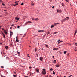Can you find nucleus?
<instances>
[{"label": "nucleus", "mask_w": 77, "mask_h": 77, "mask_svg": "<svg viewBox=\"0 0 77 77\" xmlns=\"http://www.w3.org/2000/svg\"><path fill=\"white\" fill-rule=\"evenodd\" d=\"M42 70L43 71H42V74H43V75H45V74H46V71H45V69H43Z\"/></svg>", "instance_id": "nucleus-1"}, {"label": "nucleus", "mask_w": 77, "mask_h": 77, "mask_svg": "<svg viewBox=\"0 0 77 77\" xmlns=\"http://www.w3.org/2000/svg\"><path fill=\"white\" fill-rule=\"evenodd\" d=\"M39 59L40 60H41V62H42V61H43L42 60V59H43V57H41L40 58H39Z\"/></svg>", "instance_id": "nucleus-2"}, {"label": "nucleus", "mask_w": 77, "mask_h": 77, "mask_svg": "<svg viewBox=\"0 0 77 77\" xmlns=\"http://www.w3.org/2000/svg\"><path fill=\"white\" fill-rule=\"evenodd\" d=\"M13 35V32L12 31H10V37H11V36Z\"/></svg>", "instance_id": "nucleus-3"}, {"label": "nucleus", "mask_w": 77, "mask_h": 77, "mask_svg": "<svg viewBox=\"0 0 77 77\" xmlns=\"http://www.w3.org/2000/svg\"><path fill=\"white\" fill-rule=\"evenodd\" d=\"M64 19H65L66 21L67 20H69V17H66V18H65Z\"/></svg>", "instance_id": "nucleus-4"}, {"label": "nucleus", "mask_w": 77, "mask_h": 77, "mask_svg": "<svg viewBox=\"0 0 77 77\" xmlns=\"http://www.w3.org/2000/svg\"><path fill=\"white\" fill-rule=\"evenodd\" d=\"M66 20H65V19H63L62 20H61V22H62V23H63V22H65V21Z\"/></svg>", "instance_id": "nucleus-5"}, {"label": "nucleus", "mask_w": 77, "mask_h": 77, "mask_svg": "<svg viewBox=\"0 0 77 77\" xmlns=\"http://www.w3.org/2000/svg\"><path fill=\"white\" fill-rule=\"evenodd\" d=\"M57 24H59V23H54V26H57Z\"/></svg>", "instance_id": "nucleus-6"}, {"label": "nucleus", "mask_w": 77, "mask_h": 77, "mask_svg": "<svg viewBox=\"0 0 77 77\" xmlns=\"http://www.w3.org/2000/svg\"><path fill=\"white\" fill-rule=\"evenodd\" d=\"M16 38V42H19V40H18V39L17 38V36Z\"/></svg>", "instance_id": "nucleus-7"}, {"label": "nucleus", "mask_w": 77, "mask_h": 77, "mask_svg": "<svg viewBox=\"0 0 77 77\" xmlns=\"http://www.w3.org/2000/svg\"><path fill=\"white\" fill-rule=\"evenodd\" d=\"M4 33L5 34H6V35H7V34H8V32H7V31H6V30H4Z\"/></svg>", "instance_id": "nucleus-8"}, {"label": "nucleus", "mask_w": 77, "mask_h": 77, "mask_svg": "<svg viewBox=\"0 0 77 77\" xmlns=\"http://www.w3.org/2000/svg\"><path fill=\"white\" fill-rule=\"evenodd\" d=\"M8 47H8V46H5V48H6V50L8 49Z\"/></svg>", "instance_id": "nucleus-9"}, {"label": "nucleus", "mask_w": 77, "mask_h": 77, "mask_svg": "<svg viewBox=\"0 0 77 77\" xmlns=\"http://www.w3.org/2000/svg\"><path fill=\"white\" fill-rule=\"evenodd\" d=\"M77 30H75V32L74 34V35H76V34H77Z\"/></svg>", "instance_id": "nucleus-10"}, {"label": "nucleus", "mask_w": 77, "mask_h": 77, "mask_svg": "<svg viewBox=\"0 0 77 77\" xmlns=\"http://www.w3.org/2000/svg\"><path fill=\"white\" fill-rule=\"evenodd\" d=\"M38 20L39 19H38V18H37L35 19L34 20H35V21H38Z\"/></svg>", "instance_id": "nucleus-11"}, {"label": "nucleus", "mask_w": 77, "mask_h": 77, "mask_svg": "<svg viewBox=\"0 0 77 77\" xmlns=\"http://www.w3.org/2000/svg\"><path fill=\"white\" fill-rule=\"evenodd\" d=\"M2 33L3 35V36L4 37V38H5V35H4V34H3V32H2Z\"/></svg>", "instance_id": "nucleus-12"}, {"label": "nucleus", "mask_w": 77, "mask_h": 77, "mask_svg": "<svg viewBox=\"0 0 77 77\" xmlns=\"http://www.w3.org/2000/svg\"><path fill=\"white\" fill-rule=\"evenodd\" d=\"M36 71L37 73L39 72V69H36Z\"/></svg>", "instance_id": "nucleus-13"}, {"label": "nucleus", "mask_w": 77, "mask_h": 77, "mask_svg": "<svg viewBox=\"0 0 77 77\" xmlns=\"http://www.w3.org/2000/svg\"><path fill=\"white\" fill-rule=\"evenodd\" d=\"M26 23H32V22L30 21H28L26 22Z\"/></svg>", "instance_id": "nucleus-14"}, {"label": "nucleus", "mask_w": 77, "mask_h": 77, "mask_svg": "<svg viewBox=\"0 0 77 77\" xmlns=\"http://www.w3.org/2000/svg\"><path fill=\"white\" fill-rule=\"evenodd\" d=\"M55 66L56 67H57V68H59V65H56Z\"/></svg>", "instance_id": "nucleus-15"}, {"label": "nucleus", "mask_w": 77, "mask_h": 77, "mask_svg": "<svg viewBox=\"0 0 77 77\" xmlns=\"http://www.w3.org/2000/svg\"><path fill=\"white\" fill-rule=\"evenodd\" d=\"M13 76L14 77H17V75H13Z\"/></svg>", "instance_id": "nucleus-16"}, {"label": "nucleus", "mask_w": 77, "mask_h": 77, "mask_svg": "<svg viewBox=\"0 0 77 77\" xmlns=\"http://www.w3.org/2000/svg\"><path fill=\"white\" fill-rule=\"evenodd\" d=\"M58 50V48H55L53 49V50Z\"/></svg>", "instance_id": "nucleus-17"}, {"label": "nucleus", "mask_w": 77, "mask_h": 77, "mask_svg": "<svg viewBox=\"0 0 77 77\" xmlns=\"http://www.w3.org/2000/svg\"><path fill=\"white\" fill-rule=\"evenodd\" d=\"M17 53L19 55H20V52H18V51H17Z\"/></svg>", "instance_id": "nucleus-18"}, {"label": "nucleus", "mask_w": 77, "mask_h": 77, "mask_svg": "<svg viewBox=\"0 0 77 77\" xmlns=\"http://www.w3.org/2000/svg\"><path fill=\"white\" fill-rule=\"evenodd\" d=\"M10 47H13V45H12V44H10Z\"/></svg>", "instance_id": "nucleus-19"}, {"label": "nucleus", "mask_w": 77, "mask_h": 77, "mask_svg": "<svg viewBox=\"0 0 77 77\" xmlns=\"http://www.w3.org/2000/svg\"><path fill=\"white\" fill-rule=\"evenodd\" d=\"M18 2H19V1H16L15 2V3H18Z\"/></svg>", "instance_id": "nucleus-20"}, {"label": "nucleus", "mask_w": 77, "mask_h": 77, "mask_svg": "<svg viewBox=\"0 0 77 77\" xmlns=\"http://www.w3.org/2000/svg\"><path fill=\"white\" fill-rule=\"evenodd\" d=\"M34 50L35 52H36V51H37V49H36V48L34 49Z\"/></svg>", "instance_id": "nucleus-21"}, {"label": "nucleus", "mask_w": 77, "mask_h": 77, "mask_svg": "<svg viewBox=\"0 0 77 77\" xmlns=\"http://www.w3.org/2000/svg\"><path fill=\"white\" fill-rule=\"evenodd\" d=\"M54 27V26L53 25H51V28H53Z\"/></svg>", "instance_id": "nucleus-22"}, {"label": "nucleus", "mask_w": 77, "mask_h": 77, "mask_svg": "<svg viewBox=\"0 0 77 77\" xmlns=\"http://www.w3.org/2000/svg\"><path fill=\"white\" fill-rule=\"evenodd\" d=\"M31 5L32 6H33L34 5V4H33V3H32Z\"/></svg>", "instance_id": "nucleus-23"}, {"label": "nucleus", "mask_w": 77, "mask_h": 77, "mask_svg": "<svg viewBox=\"0 0 77 77\" xmlns=\"http://www.w3.org/2000/svg\"><path fill=\"white\" fill-rule=\"evenodd\" d=\"M65 1H66L67 2H68V3H69V0H65Z\"/></svg>", "instance_id": "nucleus-24"}, {"label": "nucleus", "mask_w": 77, "mask_h": 77, "mask_svg": "<svg viewBox=\"0 0 77 77\" xmlns=\"http://www.w3.org/2000/svg\"><path fill=\"white\" fill-rule=\"evenodd\" d=\"M56 33H57V32H55L53 33V35H54V34H56Z\"/></svg>", "instance_id": "nucleus-25"}, {"label": "nucleus", "mask_w": 77, "mask_h": 77, "mask_svg": "<svg viewBox=\"0 0 77 77\" xmlns=\"http://www.w3.org/2000/svg\"><path fill=\"white\" fill-rule=\"evenodd\" d=\"M45 45L46 46V47H48V45H47L46 44H45L44 45Z\"/></svg>", "instance_id": "nucleus-26"}, {"label": "nucleus", "mask_w": 77, "mask_h": 77, "mask_svg": "<svg viewBox=\"0 0 77 77\" xmlns=\"http://www.w3.org/2000/svg\"><path fill=\"white\" fill-rule=\"evenodd\" d=\"M53 74H55V72H54V71H53Z\"/></svg>", "instance_id": "nucleus-27"}, {"label": "nucleus", "mask_w": 77, "mask_h": 77, "mask_svg": "<svg viewBox=\"0 0 77 77\" xmlns=\"http://www.w3.org/2000/svg\"><path fill=\"white\" fill-rule=\"evenodd\" d=\"M62 6H64V5H63V3H62V4H61Z\"/></svg>", "instance_id": "nucleus-28"}, {"label": "nucleus", "mask_w": 77, "mask_h": 77, "mask_svg": "<svg viewBox=\"0 0 77 77\" xmlns=\"http://www.w3.org/2000/svg\"><path fill=\"white\" fill-rule=\"evenodd\" d=\"M47 35H48V34H50V32H47Z\"/></svg>", "instance_id": "nucleus-29"}, {"label": "nucleus", "mask_w": 77, "mask_h": 77, "mask_svg": "<svg viewBox=\"0 0 77 77\" xmlns=\"http://www.w3.org/2000/svg\"><path fill=\"white\" fill-rule=\"evenodd\" d=\"M64 54H66V51H64Z\"/></svg>", "instance_id": "nucleus-30"}, {"label": "nucleus", "mask_w": 77, "mask_h": 77, "mask_svg": "<svg viewBox=\"0 0 77 77\" xmlns=\"http://www.w3.org/2000/svg\"><path fill=\"white\" fill-rule=\"evenodd\" d=\"M21 5H22V6H23V5H24V3H22L21 4Z\"/></svg>", "instance_id": "nucleus-31"}, {"label": "nucleus", "mask_w": 77, "mask_h": 77, "mask_svg": "<svg viewBox=\"0 0 77 77\" xmlns=\"http://www.w3.org/2000/svg\"><path fill=\"white\" fill-rule=\"evenodd\" d=\"M62 42V41H60L59 42H58V44H60V42Z\"/></svg>", "instance_id": "nucleus-32"}, {"label": "nucleus", "mask_w": 77, "mask_h": 77, "mask_svg": "<svg viewBox=\"0 0 77 77\" xmlns=\"http://www.w3.org/2000/svg\"><path fill=\"white\" fill-rule=\"evenodd\" d=\"M50 71H53V69L52 68H51L50 69Z\"/></svg>", "instance_id": "nucleus-33"}, {"label": "nucleus", "mask_w": 77, "mask_h": 77, "mask_svg": "<svg viewBox=\"0 0 77 77\" xmlns=\"http://www.w3.org/2000/svg\"><path fill=\"white\" fill-rule=\"evenodd\" d=\"M4 68V67L3 66H1V68Z\"/></svg>", "instance_id": "nucleus-34"}, {"label": "nucleus", "mask_w": 77, "mask_h": 77, "mask_svg": "<svg viewBox=\"0 0 77 77\" xmlns=\"http://www.w3.org/2000/svg\"><path fill=\"white\" fill-rule=\"evenodd\" d=\"M53 63H56V61H54L52 62Z\"/></svg>", "instance_id": "nucleus-35"}, {"label": "nucleus", "mask_w": 77, "mask_h": 77, "mask_svg": "<svg viewBox=\"0 0 77 77\" xmlns=\"http://www.w3.org/2000/svg\"><path fill=\"white\" fill-rule=\"evenodd\" d=\"M0 2L1 3H2V2H3V1L2 0H0Z\"/></svg>", "instance_id": "nucleus-36"}, {"label": "nucleus", "mask_w": 77, "mask_h": 77, "mask_svg": "<svg viewBox=\"0 0 77 77\" xmlns=\"http://www.w3.org/2000/svg\"><path fill=\"white\" fill-rule=\"evenodd\" d=\"M2 5L3 6H5V5L4 4L2 3Z\"/></svg>", "instance_id": "nucleus-37"}, {"label": "nucleus", "mask_w": 77, "mask_h": 77, "mask_svg": "<svg viewBox=\"0 0 77 77\" xmlns=\"http://www.w3.org/2000/svg\"><path fill=\"white\" fill-rule=\"evenodd\" d=\"M19 19H20V18H17L16 20L18 21V20H19Z\"/></svg>", "instance_id": "nucleus-38"}, {"label": "nucleus", "mask_w": 77, "mask_h": 77, "mask_svg": "<svg viewBox=\"0 0 77 77\" xmlns=\"http://www.w3.org/2000/svg\"><path fill=\"white\" fill-rule=\"evenodd\" d=\"M54 6H53L52 7V9H54Z\"/></svg>", "instance_id": "nucleus-39"}, {"label": "nucleus", "mask_w": 77, "mask_h": 77, "mask_svg": "<svg viewBox=\"0 0 77 77\" xmlns=\"http://www.w3.org/2000/svg\"><path fill=\"white\" fill-rule=\"evenodd\" d=\"M38 32H42V30H40L38 31Z\"/></svg>", "instance_id": "nucleus-40"}, {"label": "nucleus", "mask_w": 77, "mask_h": 77, "mask_svg": "<svg viewBox=\"0 0 77 77\" xmlns=\"http://www.w3.org/2000/svg\"><path fill=\"white\" fill-rule=\"evenodd\" d=\"M2 30H5V29H4V28H2Z\"/></svg>", "instance_id": "nucleus-41"}, {"label": "nucleus", "mask_w": 77, "mask_h": 77, "mask_svg": "<svg viewBox=\"0 0 77 77\" xmlns=\"http://www.w3.org/2000/svg\"><path fill=\"white\" fill-rule=\"evenodd\" d=\"M28 57H30V56H29V54H28Z\"/></svg>", "instance_id": "nucleus-42"}, {"label": "nucleus", "mask_w": 77, "mask_h": 77, "mask_svg": "<svg viewBox=\"0 0 77 77\" xmlns=\"http://www.w3.org/2000/svg\"><path fill=\"white\" fill-rule=\"evenodd\" d=\"M27 24H28V23H27V24L25 23V25H24V26H26V25H27Z\"/></svg>", "instance_id": "nucleus-43"}, {"label": "nucleus", "mask_w": 77, "mask_h": 77, "mask_svg": "<svg viewBox=\"0 0 77 77\" xmlns=\"http://www.w3.org/2000/svg\"><path fill=\"white\" fill-rule=\"evenodd\" d=\"M1 77H5V76H2V75H1Z\"/></svg>", "instance_id": "nucleus-44"}, {"label": "nucleus", "mask_w": 77, "mask_h": 77, "mask_svg": "<svg viewBox=\"0 0 77 77\" xmlns=\"http://www.w3.org/2000/svg\"><path fill=\"white\" fill-rule=\"evenodd\" d=\"M15 4L16 5H18V3H16V4Z\"/></svg>", "instance_id": "nucleus-45"}, {"label": "nucleus", "mask_w": 77, "mask_h": 77, "mask_svg": "<svg viewBox=\"0 0 77 77\" xmlns=\"http://www.w3.org/2000/svg\"><path fill=\"white\" fill-rule=\"evenodd\" d=\"M6 59H9V57H6Z\"/></svg>", "instance_id": "nucleus-46"}, {"label": "nucleus", "mask_w": 77, "mask_h": 77, "mask_svg": "<svg viewBox=\"0 0 77 77\" xmlns=\"http://www.w3.org/2000/svg\"><path fill=\"white\" fill-rule=\"evenodd\" d=\"M35 18H32V20H35Z\"/></svg>", "instance_id": "nucleus-47"}, {"label": "nucleus", "mask_w": 77, "mask_h": 77, "mask_svg": "<svg viewBox=\"0 0 77 77\" xmlns=\"http://www.w3.org/2000/svg\"><path fill=\"white\" fill-rule=\"evenodd\" d=\"M72 75H70L68 77H72Z\"/></svg>", "instance_id": "nucleus-48"}, {"label": "nucleus", "mask_w": 77, "mask_h": 77, "mask_svg": "<svg viewBox=\"0 0 77 77\" xmlns=\"http://www.w3.org/2000/svg\"><path fill=\"white\" fill-rule=\"evenodd\" d=\"M12 27H10V29H12Z\"/></svg>", "instance_id": "nucleus-49"}, {"label": "nucleus", "mask_w": 77, "mask_h": 77, "mask_svg": "<svg viewBox=\"0 0 77 77\" xmlns=\"http://www.w3.org/2000/svg\"><path fill=\"white\" fill-rule=\"evenodd\" d=\"M52 57H53V58L54 59V56H52Z\"/></svg>", "instance_id": "nucleus-50"}, {"label": "nucleus", "mask_w": 77, "mask_h": 77, "mask_svg": "<svg viewBox=\"0 0 77 77\" xmlns=\"http://www.w3.org/2000/svg\"><path fill=\"white\" fill-rule=\"evenodd\" d=\"M14 73L15 74H16V72H15V71H14Z\"/></svg>", "instance_id": "nucleus-51"}, {"label": "nucleus", "mask_w": 77, "mask_h": 77, "mask_svg": "<svg viewBox=\"0 0 77 77\" xmlns=\"http://www.w3.org/2000/svg\"><path fill=\"white\" fill-rule=\"evenodd\" d=\"M13 5L14 6H16V4H14V5Z\"/></svg>", "instance_id": "nucleus-52"}, {"label": "nucleus", "mask_w": 77, "mask_h": 77, "mask_svg": "<svg viewBox=\"0 0 77 77\" xmlns=\"http://www.w3.org/2000/svg\"><path fill=\"white\" fill-rule=\"evenodd\" d=\"M17 28H20V26H17Z\"/></svg>", "instance_id": "nucleus-53"}, {"label": "nucleus", "mask_w": 77, "mask_h": 77, "mask_svg": "<svg viewBox=\"0 0 77 77\" xmlns=\"http://www.w3.org/2000/svg\"><path fill=\"white\" fill-rule=\"evenodd\" d=\"M60 41V40H59L58 41H57V42H59Z\"/></svg>", "instance_id": "nucleus-54"}, {"label": "nucleus", "mask_w": 77, "mask_h": 77, "mask_svg": "<svg viewBox=\"0 0 77 77\" xmlns=\"http://www.w3.org/2000/svg\"><path fill=\"white\" fill-rule=\"evenodd\" d=\"M49 77H52V76H51V75H49Z\"/></svg>", "instance_id": "nucleus-55"}, {"label": "nucleus", "mask_w": 77, "mask_h": 77, "mask_svg": "<svg viewBox=\"0 0 77 77\" xmlns=\"http://www.w3.org/2000/svg\"><path fill=\"white\" fill-rule=\"evenodd\" d=\"M1 53L2 55V52H1Z\"/></svg>", "instance_id": "nucleus-56"}, {"label": "nucleus", "mask_w": 77, "mask_h": 77, "mask_svg": "<svg viewBox=\"0 0 77 77\" xmlns=\"http://www.w3.org/2000/svg\"><path fill=\"white\" fill-rule=\"evenodd\" d=\"M14 25V24H12L11 25V26H13Z\"/></svg>", "instance_id": "nucleus-57"}, {"label": "nucleus", "mask_w": 77, "mask_h": 77, "mask_svg": "<svg viewBox=\"0 0 77 77\" xmlns=\"http://www.w3.org/2000/svg\"><path fill=\"white\" fill-rule=\"evenodd\" d=\"M7 11L6 10H4V11Z\"/></svg>", "instance_id": "nucleus-58"}, {"label": "nucleus", "mask_w": 77, "mask_h": 77, "mask_svg": "<svg viewBox=\"0 0 77 77\" xmlns=\"http://www.w3.org/2000/svg\"><path fill=\"white\" fill-rule=\"evenodd\" d=\"M59 11L60 12H61V10H59Z\"/></svg>", "instance_id": "nucleus-59"}, {"label": "nucleus", "mask_w": 77, "mask_h": 77, "mask_svg": "<svg viewBox=\"0 0 77 77\" xmlns=\"http://www.w3.org/2000/svg\"><path fill=\"white\" fill-rule=\"evenodd\" d=\"M57 12H59V10H57Z\"/></svg>", "instance_id": "nucleus-60"}, {"label": "nucleus", "mask_w": 77, "mask_h": 77, "mask_svg": "<svg viewBox=\"0 0 77 77\" xmlns=\"http://www.w3.org/2000/svg\"><path fill=\"white\" fill-rule=\"evenodd\" d=\"M29 68L30 69H31V67H29Z\"/></svg>", "instance_id": "nucleus-61"}, {"label": "nucleus", "mask_w": 77, "mask_h": 77, "mask_svg": "<svg viewBox=\"0 0 77 77\" xmlns=\"http://www.w3.org/2000/svg\"><path fill=\"white\" fill-rule=\"evenodd\" d=\"M42 50H44V49L43 48H42Z\"/></svg>", "instance_id": "nucleus-62"}, {"label": "nucleus", "mask_w": 77, "mask_h": 77, "mask_svg": "<svg viewBox=\"0 0 77 77\" xmlns=\"http://www.w3.org/2000/svg\"><path fill=\"white\" fill-rule=\"evenodd\" d=\"M26 36V34H24V35L23 36Z\"/></svg>", "instance_id": "nucleus-63"}, {"label": "nucleus", "mask_w": 77, "mask_h": 77, "mask_svg": "<svg viewBox=\"0 0 77 77\" xmlns=\"http://www.w3.org/2000/svg\"><path fill=\"white\" fill-rule=\"evenodd\" d=\"M25 77H28L27 76H26Z\"/></svg>", "instance_id": "nucleus-64"}]
</instances>
